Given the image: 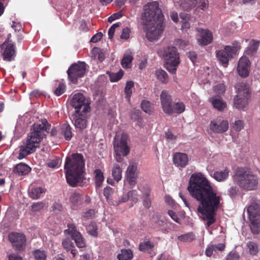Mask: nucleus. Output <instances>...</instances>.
I'll return each instance as SVG.
<instances>
[{"label":"nucleus","mask_w":260,"mask_h":260,"mask_svg":"<svg viewBox=\"0 0 260 260\" xmlns=\"http://www.w3.org/2000/svg\"><path fill=\"white\" fill-rule=\"evenodd\" d=\"M187 190L199 202L197 211L203 216L204 220H207V225L213 224L216 221L215 212L219 207L220 197L217 196L210 181L203 173L195 172L190 176Z\"/></svg>","instance_id":"nucleus-1"},{"label":"nucleus","mask_w":260,"mask_h":260,"mask_svg":"<svg viewBox=\"0 0 260 260\" xmlns=\"http://www.w3.org/2000/svg\"><path fill=\"white\" fill-rule=\"evenodd\" d=\"M142 19L146 26V38L150 41L158 40L164 30V15L158 3L153 1L144 6Z\"/></svg>","instance_id":"nucleus-2"},{"label":"nucleus","mask_w":260,"mask_h":260,"mask_svg":"<svg viewBox=\"0 0 260 260\" xmlns=\"http://www.w3.org/2000/svg\"><path fill=\"white\" fill-rule=\"evenodd\" d=\"M67 182L73 187L86 186L89 183L85 172V163L82 154L74 153L66 159L64 167Z\"/></svg>","instance_id":"nucleus-3"},{"label":"nucleus","mask_w":260,"mask_h":260,"mask_svg":"<svg viewBox=\"0 0 260 260\" xmlns=\"http://www.w3.org/2000/svg\"><path fill=\"white\" fill-rule=\"evenodd\" d=\"M50 126L51 125L45 119L42 120L41 124L33 125L25 142L20 147L19 158H23L36 151L45 135V132L48 133Z\"/></svg>","instance_id":"nucleus-4"},{"label":"nucleus","mask_w":260,"mask_h":260,"mask_svg":"<svg viewBox=\"0 0 260 260\" xmlns=\"http://www.w3.org/2000/svg\"><path fill=\"white\" fill-rule=\"evenodd\" d=\"M237 184L242 189L246 190H256L258 185L256 175H253L245 168H238L234 176Z\"/></svg>","instance_id":"nucleus-5"},{"label":"nucleus","mask_w":260,"mask_h":260,"mask_svg":"<svg viewBox=\"0 0 260 260\" xmlns=\"http://www.w3.org/2000/svg\"><path fill=\"white\" fill-rule=\"evenodd\" d=\"M162 56L165 61L166 69L172 74H176L177 68L180 62L179 54L176 48L169 46L165 48Z\"/></svg>","instance_id":"nucleus-6"},{"label":"nucleus","mask_w":260,"mask_h":260,"mask_svg":"<svg viewBox=\"0 0 260 260\" xmlns=\"http://www.w3.org/2000/svg\"><path fill=\"white\" fill-rule=\"evenodd\" d=\"M235 88L237 95L234 99V107L238 109H243L247 106L250 95L249 87L244 82L238 83Z\"/></svg>","instance_id":"nucleus-7"},{"label":"nucleus","mask_w":260,"mask_h":260,"mask_svg":"<svg viewBox=\"0 0 260 260\" xmlns=\"http://www.w3.org/2000/svg\"><path fill=\"white\" fill-rule=\"evenodd\" d=\"M241 46L239 42L234 41L232 46H225L223 49L217 51L216 56L224 67L229 64V59L233 58L241 49Z\"/></svg>","instance_id":"nucleus-8"},{"label":"nucleus","mask_w":260,"mask_h":260,"mask_svg":"<svg viewBox=\"0 0 260 260\" xmlns=\"http://www.w3.org/2000/svg\"><path fill=\"white\" fill-rule=\"evenodd\" d=\"M247 211L250 222V228L253 234H258L260 232V205L252 202L247 208Z\"/></svg>","instance_id":"nucleus-9"},{"label":"nucleus","mask_w":260,"mask_h":260,"mask_svg":"<svg viewBox=\"0 0 260 260\" xmlns=\"http://www.w3.org/2000/svg\"><path fill=\"white\" fill-rule=\"evenodd\" d=\"M86 70L84 62L78 61L72 64L67 71L69 80L73 84H77L79 78L83 77Z\"/></svg>","instance_id":"nucleus-10"},{"label":"nucleus","mask_w":260,"mask_h":260,"mask_svg":"<svg viewBox=\"0 0 260 260\" xmlns=\"http://www.w3.org/2000/svg\"><path fill=\"white\" fill-rule=\"evenodd\" d=\"M90 104L89 100L81 93L75 94L71 101L72 106L75 109V112H89Z\"/></svg>","instance_id":"nucleus-11"},{"label":"nucleus","mask_w":260,"mask_h":260,"mask_svg":"<svg viewBox=\"0 0 260 260\" xmlns=\"http://www.w3.org/2000/svg\"><path fill=\"white\" fill-rule=\"evenodd\" d=\"M176 7L184 11H189L198 4V8L205 10L208 7V0H173Z\"/></svg>","instance_id":"nucleus-12"},{"label":"nucleus","mask_w":260,"mask_h":260,"mask_svg":"<svg viewBox=\"0 0 260 260\" xmlns=\"http://www.w3.org/2000/svg\"><path fill=\"white\" fill-rule=\"evenodd\" d=\"M128 135L122 133L121 136L116 135L113 145L115 153H122L123 156H127L130 151V148L127 145Z\"/></svg>","instance_id":"nucleus-13"},{"label":"nucleus","mask_w":260,"mask_h":260,"mask_svg":"<svg viewBox=\"0 0 260 260\" xmlns=\"http://www.w3.org/2000/svg\"><path fill=\"white\" fill-rule=\"evenodd\" d=\"M9 239L16 250L23 251L25 249L26 238L24 234L12 233L9 234Z\"/></svg>","instance_id":"nucleus-14"},{"label":"nucleus","mask_w":260,"mask_h":260,"mask_svg":"<svg viewBox=\"0 0 260 260\" xmlns=\"http://www.w3.org/2000/svg\"><path fill=\"white\" fill-rule=\"evenodd\" d=\"M1 52L3 59L5 61H11L16 56L15 47L11 41H5L1 46Z\"/></svg>","instance_id":"nucleus-15"},{"label":"nucleus","mask_w":260,"mask_h":260,"mask_svg":"<svg viewBox=\"0 0 260 260\" xmlns=\"http://www.w3.org/2000/svg\"><path fill=\"white\" fill-rule=\"evenodd\" d=\"M161 105L163 111L168 114L174 113L171 96L167 90H163L160 94Z\"/></svg>","instance_id":"nucleus-16"},{"label":"nucleus","mask_w":260,"mask_h":260,"mask_svg":"<svg viewBox=\"0 0 260 260\" xmlns=\"http://www.w3.org/2000/svg\"><path fill=\"white\" fill-rule=\"evenodd\" d=\"M251 62L248 57L243 56L241 57L238 63L237 71L239 75L246 78L249 76Z\"/></svg>","instance_id":"nucleus-17"},{"label":"nucleus","mask_w":260,"mask_h":260,"mask_svg":"<svg viewBox=\"0 0 260 260\" xmlns=\"http://www.w3.org/2000/svg\"><path fill=\"white\" fill-rule=\"evenodd\" d=\"M229 128V123L227 120L214 119L210 124V129L215 133H222L226 132Z\"/></svg>","instance_id":"nucleus-18"},{"label":"nucleus","mask_w":260,"mask_h":260,"mask_svg":"<svg viewBox=\"0 0 260 260\" xmlns=\"http://www.w3.org/2000/svg\"><path fill=\"white\" fill-rule=\"evenodd\" d=\"M126 179L129 185L134 186L136 184L138 170L136 163H131L126 170Z\"/></svg>","instance_id":"nucleus-19"},{"label":"nucleus","mask_w":260,"mask_h":260,"mask_svg":"<svg viewBox=\"0 0 260 260\" xmlns=\"http://www.w3.org/2000/svg\"><path fill=\"white\" fill-rule=\"evenodd\" d=\"M86 114L81 112H75L74 114H72V121L74 122V125L76 128L80 129L86 128L87 125Z\"/></svg>","instance_id":"nucleus-20"},{"label":"nucleus","mask_w":260,"mask_h":260,"mask_svg":"<svg viewBox=\"0 0 260 260\" xmlns=\"http://www.w3.org/2000/svg\"><path fill=\"white\" fill-rule=\"evenodd\" d=\"M173 162L175 165L184 168L188 164V156L185 153L177 152L173 156Z\"/></svg>","instance_id":"nucleus-21"},{"label":"nucleus","mask_w":260,"mask_h":260,"mask_svg":"<svg viewBox=\"0 0 260 260\" xmlns=\"http://www.w3.org/2000/svg\"><path fill=\"white\" fill-rule=\"evenodd\" d=\"M213 40L212 33L207 29H202L200 33V38L198 42L200 45H207L211 43Z\"/></svg>","instance_id":"nucleus-22"},{"label":"nucleus","mask_w":260,"mask_h":260,"mask_svg":"<svg viewBox=\"0 0 260 260\" xmlns=\"http://www.w3.org/2000/svg\"><path fill=\"white\" fill-rule=\"evenodd\" d=\"M209 101L213 107L219 111H223L226 108V103L220 97H212L210 99Z\"/></svg>","instance_id":"nucleus-23"},{"label":"nucleus","mask_w":260,"mask_h":260,"mask_svg":"<svg viewBox=\"0 0 260 260\" xmlns=\"http://www.w3.org/2000/svg\"><path fill=\"white\" fill-rule=\"evenodd\" d=\"M260 44V41L254 39L250 40L248 46L245 51L246 54L250 56L253 55L256 53Z\"/></svg>","instance_id":"nucleus-24"},{"label":"nucleus","mask_w":260,"mask_h":260,"mask_svg":"<svg viewBox=\"0 0 260 260\" xmlns=\"http://www.w3.org/2000/svg\"><path fill=\"white\" fill-rule=\"evenodd\" d=\"M31 170L27 165L22 162L17 164L14 169V172L19 175H26Z\"/></svg>","instance_id":"nucleus-25"},{"label":"nucleus","mask_w":260,"mask_h":260,"mask_svg":"<svg viewBox=\"0 0 260 260\" xmlns=\"http://www.w3.org/2000/svg\"><path fill=\"white\" fill-rule=\"evenodd\" d=\"M60 133L66 140H70L72 138V128L68 123H63L61 125Z\"/></svg>","instance_id":"nucleus-26"},{"label":"nucleus","mask_w":260,"mask_h":260,"mask_svg":"<svg viewBox=\"0 0 260 260\" xmlns=\"http://www.w3.org/2000/svg\"><path fill=\"white\" fill-rule=\"evenodd\" d=\"M229 173L230 170L226 168L223 171L215 172L213 177L217 181H224L229 177Z\"/></svg>","instance_id":"nucleus-27"},{"label":"nucleus","mask_w":260,"mask_h":260,"mask_svg":"<svg viewBox=\"0 0 260 260\" xmlns=\"http://www.w3.org/2000/svg\"><path fill=\"white\" fill-rule=\"evenodd\" d=\"M133 257L132 251L129 249H121L120 253L117 255L118 260H131Z\"/></svg>","instance_id":"nucleus-28"},{"label":"nucleus","mask_w":260,"mask_h":260,"mask_svg":"<svg viewBox=\"0 0 260 260\" xmlns=\"http://www.w3.org/2000/svg\"><path fill=\"white\" fill-rule=\"evenodd\" d=\"M155 76L157 79L163 84H166L169 81V76L167 72L161 69L156 70Z\"/></svg>","instance_id":"nucleus-29"},{"label":"nucleus","mask_w":260,"mask_h":260,"mask_svg":"<svg viewBox=\"0 0 260 260\" xmlns=\"http://www.w3.org/2000/svg\"><path fill=\"white\" fill-rule=\"evenodd\" d=\"M112 174L114 180L117 182L121 179L122 169L118 164H114L113 165V167L112 169Z\"/></svg>","instance_id":"nucleus-30"},{"label":"nucleus","mask_w":260,"mask_h":260,"mask_svg":"<svg viewBox=\"0 0 260 260\" xmlns=\"http://www.w3.org/2000/svg\"><path fill=\"white\" fill-rule=\"evenodd\" d=\"M134 58L132 53H125L121 60V66L123 68L129 69Z\"/></svg>","instance_id":"nucleus-31"},{"label":"nucleus","mask_w":260,"mask_h":260,"mask_svg":"<svg viewBox=\"0 0 260 260\" xmlns=\"http://www.w3.org/2000/svg\"><path fill=\"white\" fill-rule=\"evenodd\" d=\"M68 229L64 231V233L69 235L71 236L72 238L75 237L76 235L80 234V233L77 230L76 226L73 223L68 224Z\"/></svg>","instance_id":"nucleus-32"},{"label":"nucleus","mask_w":260,"mask_h":260,"mask_svg":"<svg viewBox=\"0 0 260 260\" xmlns=\"http://www.w3.org/2000/svg\"><path fill=\"white\" fill-rule=\"evenodd\" d=\"M94 174L95 175L96 186L100 187L104 180V174L99 169H95L94 171Z\"/></svg>","instance_id":"nucleus-33"},{"label":"nucleus","mask_w":260,"mask_h":260,"mask_svg":"<svg viewBox=\"0 0 260 260\" xmlns=\"http://www.w3.org/2000/svg\"><path fill=\"white\" fill-rule=\"evenodd\" d=\"M45 191L42 187L32 188L29 193V197L33 199H37L41 197V194Z\"/></svg>","instance_id":"nucleus-34"},{"label":"nucleus","mask_w":260,"mask_h":260,"mask_svg":"<svg viewBox=\"0 0 260 260\" xmlns=\"http://www.w3.org/2000/svg\"><path fill=\"white\" fill-rule=\"evenodd\" d=\"M180 16L181 19L182 29L187 30L190 27V23L188 22L190 19V16L187 14L181 13Z\"/></svg>","instance_id":"nucleus-35"},{"label":"nucleus","mask_w":260,"mask_h":260,"mask_svg":"<svg viewBox=\"0 0 260 260\" xmlns=\"http://www.w3.org/2000/svg\"><path fill=\"white\" fill-rule=\"evenodd\" d=\"M141 108L145 113L151 114L154 110L150 102L147 100H143L141 104Z\"/></svg>","instance_id":"nucleus-36"},{"label":"nucleus","mask_w":260,"mask_h":260,"mask_svg":"<svg viewBox=\"0 0 260 260\" xmlns=\"http://www.w3.org/2000/svg\"><path fill=\"white\" fill-rule=\"evenodd\" d=\"M134 86V83L132 81H129L126 82V86L124 88V92L125 94V98L129 101L131 95L132 94V89Z\"/></svg>","instance_id":"nucleus-37"},{"label":"nucleus","mask_w":260,"mask_h":260,"mask_svg":"<svg viewBox=\"0 0 260 260\" xmlns=\"http://www.w3.org/2000/svg\"><path fill=\"white\" fill-rule=\"evenodd\" d=\"M87 230L89 235L93 237L98 236V226L95 222H91L87 226Z\"/></svg>","instance_id":"nucleus-38"},{"label":"nucleus","mask_w":260,"mask_h":260,"mask_svg":"<svg viewBox=\"0 0 260 260\" xmlns=\"http://www.w3.org/2000/svg\"><path fill=\"white\" fill-rule=\"evenodd\" d=\"M72 239L75 241L76 245L79 248H82L86 247L85 242L81 233L78 234L77 236L76 235L74 238H72Z\"/></svg>","instance_id":"nucleus-39"},{"label":"nucleus","mask_w":260,"mask_h":260,"mask_svg":"<svg viewBox=\"0 0 260 260\" xmlns=\"http://www.w3.org/2000/svg\"><path fill=\"white\" fill-rule=\"evenodd\" d=\"M178 239L183 242H191L195 239V236L192 233H188L179 236Z\"/></svg>","instance_id":"nucleus-40"},{"label":"nucleus","mask_w":260,"mask_h":260,"mask_svg":"<svg viewBox=\"0 0 260 260\" xmlns=\"http://www.w3.org/2000/svg\"><path fill=\"white\" fill-rule=\"evenodd\" d=\"M153 246V244L150 241H144L140 244L139 250L143 252H146L151 249Z\"/></svg>","instance_id":"nucleus-41"},{"label":"nucleus","mask_w":260,"mask_h":260,"mask_svg":"<svg viewBox=\"0 0 260 260\" xmlns=\"http://www.w3.org/2000/svg\"><path fill=\"white\" fill-rule=\"evenodd\" d=\"M92 53L94 54L95 57H97L100 61H103L105 58V53L102 50L98 47H94L92 50Z\"/></svg>","instance_id":"nucleus-42"},{"label":"nucleus","mask_w":260,"mask_h":260,"mask_svg":"<svg viewBox=\"0 0 260 260\" xmlns=\"http://www.w3.org/2000/svg\"><path fill=\"white\" fill-rule=\"evenodd\" d=\"M62 245L67 252H69L72 248H75L74 243L69 238L62 240Z\"/></svg>","instance_id":"nucleus-43"},{"label":"nucleus","mask_w":260,"mask_h":260,"mask_svg":"<svg viewBox=\"0 0 260 260\" xmlns=\"http://www.w3.org/2000/svg\"><path fill=\"white\" fill-rule=\"evenodd\" d=\"M123 76V71L120 70L117 73H111L109 75L110 80L111 82H117Z\"/></svg>","instance_id":"nucleus-44"},{"label":"nucleus","mask_w":260,"mask_h":260,"mask_svg":"<svg viewBox=\"0 0 260 260\" xmlns=\"http://www.w3.org/2000/svg\"><path fill=\"white\" fill-rule=\"evenodd\" d=\"M247 246L249 249L250 254L255 255L258 252V246L256 243L250 241L247 243Z\"/></svg>","instance_id":"nucleus-45"},{"label":"nucleus","mask_w":260,"mask_h":260,"mask_svg":"<svg viewBox=\"0 0 260 260\" xmlns=\"http://www.w3.org/2000/svg\"><path fill=\"white\" fill-rule=\"evenodd\" d=\"M151 220L152 223L155 224L158 227L163 226L166 223L165 221L160 219L159 215L158 214L153 215Z\"/></svg>","instance_id":"nucleus-46"},{"label":"nucleus","mask_w":260,"mask_h":260,"mask_svg":"<svg viewBox=\"0 0 260 260\" xmlns=\"http://www.w3.org/2000/svg\"><path fill=\"white\" fill-rule=\"evenodd\" d=\"M185 105L182 102L176 103L173 107L174 113L177 114H181L183 113L185 110Z\"/></svg>","instance_id":"nucleus-47"},{"label":"nucleus","mask_w":260,"mask_h":260,"mask_svg":"<svg viewBox=\"0 0 260 260\" xmlns=\"http://www.w3.org/2000/svg\"><path fill=\"white\" fill-rule=\"evenodd\" d=\"M34 255L36 260H45L46 255L44 251L36 250L34 252Z\"/></svg>","instance_id":"nucleus-48"},{"label":"nucleus","mask_w":260,"mask_h":260,"mask_svg":"<svg viewBox=\"0 0 260 260\" xmlns=\"http://www.w3.org/2000/svg\"><path fill=\"white\" fill-rule=\"evenodd\" d=\"M66 85L63 83H60L58 87L54 90V93L57 96H59L63 94L66 90Z\"/></svg>","instance_id":"nucleus-49"},{"label":"nucleus","mask_w":260,"mask_h":260,"mask_svg":"<svg viewBox=\"0 0 260 260\" xmlns=\"http://www.w3.org/2000/svg\"><path fill=\"white\" fill-rule=\"evenodd\" d=\"M44 207V204L42 202L35 203L31 205L32 212H38L42 210Z\"/></svg>","instance_id":"nucleus-50"},{"label":"nucleus","mask_w":260,"mask_h":260,"mask_svg":"<svg viewBox=\"0 0 260 260\" xmlns=\"http://www.w3.org/2000/svg\"><path fill=\"white\" fill-rule=\"evenodd\" d=\"M243 127L244 122L241 120H236L233 125V129L237 132H240Z\"/></svg>","instance_id":"nucleus-51"},{"label":"nucleus","mask_w":260,"mask_h":260,"mask_svg":"<svg viewBox=\"0 0 260 260\" xmlns=\"http://www.w3.org/2000/svg\"><path fill=\"white\" fill-rule=\"evenodd\" d=\"M128 194L129 199L133 202L136 203L138 201L139 194L136 190H132L128 191Z\"/></svg>","instance_id":"nucleus-52"},{"label":"nucleus","mask_w":260,"mask_h":260,"mask_svg":"<svg viewBox=\"0 0 260 260\" xmlns=\"http://www.w3.org/2000/svg\"><path fill=\"white\" fill-rule=\"evenodd\" d=\"M139 190L142 192V197H150L151 188L147 185L143 186L142 188H139Z\"/></svg>","instance_id":"nucleus-53"},{"label":"nucleus","mask_w":260,"mask_h":260,"mask_svg":"<svg viewBox=\"0 0 260 260\" xmlns=\"http://www.w3.org/2000/svg\"><path fill=\"white\" fill-rule=\"evenodd\" d=\"M120 24L121 23L120 22H117L113 24L110 27V28L108 30V37L109 39H111L113 38L115 28L119 27Z\"/></svg>","instance_id":"nucleus-54"},{"label":"nucleus","mask_w":260,"mask_h":260,"mask_svg":"<svg viewBox=\"0 0 260 260\" xmlns=\"http://www.w3.org/2000/svg\"><path fill=\"white\" fill-rule=\"evenodd\" d=\"M239 255L236 251L230 252L226 256V260H239Z\"/></svg>","instance_id":"nucleus-55"},{"label":"nucleus","mask_w":260,"mask_h":260,"mask_svg":"<svg viewBox=\"0 0 260 260\" xmlns=\"http://www.w3.org/2000/svg\"><path fill=\"white\" fill-rule=\"evenodd\" d=\"M142 198L143 204L144 207L146 209H149L151 206V200L150 197Z\"/></svg>","instance_id":"nucleus-56"},{"label":"nucleus","mask_w":260,"mask_h":260,"mask_svg":"<svg viewBox=\"0 0 260 260\" xmlns=\"http://www.w3.org/2000/svg\"><path fill=\"white\" fill-rule=\"evenodd\" d=\"M113 193L112 188L109 186L106 187L104 190V195L106 198L107 200H109Z\"/></svg>","instance_id":"nucleus-57"},{"label":"nucleus","mask_w":260,"mask_h":260,"mask_svg":"<svg viewBox=\"0 0 260 260\" xmlns=\"http://www.w3.org/2000/svg\"><path fill=\"white\" fill-rule=\"evenodd\" d=\"M59 162L60 159L59 158H56L48 162L47 163V166L49 168H55L58 167Z\"/></svg>","instance_id":"nucleus-58"},{"label":"nucleus","mask_w":260,"mask_h":260,"mask_svg":"<svg viewBox=\"0 0 260 260\" xmlns=\"http://www.w3.org/2000/svg\"><path fill=\"white\" fill-rule=\"evenodd\" d=\"M130 29L128 27H125L123 29L122 34L120 38L122 39H127L129 37Z\"/></svg>","instance_id":"nucleus-59"},{"label":"nucleus","mask_w":260,"mask_h":260,"mask_svg":"<svg viewBox=\"0 0 260 260\" xmlns=\"http://www.w3.org/2000/svg\"><path fill=\"white\" fill-rule=\"evenodd\" d=\"M169 215L177 223L180 222V219L177 214L173 210H170L168 211Z\"/></svg>","instance_id":"nucleus-60"},{"label":"nucleus","mask_w":260,"mask_h":260,"mask_svg":"<svg viewBox=\"0 0 260 260\" xmlns=\"http://www.w3.org/2000/svg\"><path fill=\"white\" fill-rule=\"evenodd\" d=\"M95 215V211L93 209H89L84 213V218L86 219H91Z\"/></svg>","instance_id":"nucleus-61"},{"label":"nucleus","mask_w":260,"mask_h":260,"mask_svg":"<svg viewBox=\"0 0 260 260\" xmlns=\"http://www.w3.org/2000/svg\"><path fill=\"white\" fill-rule=\"evenodd\" d=\"M238 189L236 186L231 187L228 190V193L231 197H235L237 194Z\"/></svg>","instance_id":"nucleus-62"},{"label":"nucleus","mask_w":260,"mask_h":260,"mask_svg":"<svg viewBox=\"0 0 260 260\" xmlns=\"http://www.w3.org/2000/svg\"><path fill=\"white\" fill-rule=\"evenodd\" d=\"M103 37V34L101 32H98L94 35L91 39V42L96 43L100 41Z\"/></svg>","instance_id":"nucleus-63"},{"label":"nucleus","mask_w":260,"mask_h":260,"mask_svg":"<svg viewBox=\"0 0 260 260\" xmlns=\"http://www.w3.org/2000/svg\"><path fill=\"white\" fill-rule=\"evenodd\" d=\"M80 199V194L77 192L73 193L70 197V200L73 203H77Z\"/></svg>","instance_id":"nucleus-64"}]
</instances>
